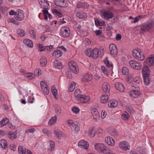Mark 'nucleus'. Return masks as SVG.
Masks as SVG:
<instances>
[{
    "mask_svg": "<svg viewBox=\"0 0 154 154\" xmlns=\"http://www.w3.org/2000/svg\"><path fill=\"white\" fill-rule=\"evenodd\" d=\"M74 95L75 98L78 100L79 97H80L82 94H81L79 89H76L74 91Z\"/></svg>",
    "mask_w": 154,
    "mask_h": 154,
    "instance_id": "nucleus-40",
    "label": "nucleus"
},
{
    "mask_svg": "<svg viewBox=\"0 0 154 154\" xmlns=\"http://www.w3.org/2000/svg\"><path fill=\"white\" fill-rule=\"evenodd\" d=\"M54 108L55 109L57 115H59L61 112V109L60 106L57 104L55 105Z\"/></svg>",
    "mask_w": 154,
    "mask_h": 154,
    "instance_id": "nucleus-47",
    "label": "nucleus"
},
{
    "mask_svg": "<svg viewBox=\"0 0 154 154\" xmlns=\"http://www.w3.org/2000/svg\"><path fill=\"white\" fill-rule=\"evenodd\" d=\"M23 43L28 48H32L33 46V42L31 40L26 38L23 40Z\"/></svg>",
    "mask_w": 154,
    "mask_h": 154,
    "instance_id": "nucleus-24",
    "label": "nucleus"
},
{
    "mask_svg": "<svg viewBox=\"0 0 154 154\" xmlns=\"http://www.w3.org/2000/svg\"><path fill=\"white\" fill-rule=\"evenodd\" d=\"M101 70L102 72L106 76H108L109 73V70H108L106 67L103 66H101Z\"/></svg>",
    "mask_w": 154,
    "mask_h": 154,
    "instance_id": "nucleus-39",
    "label": "nucleus"
},
{
    "mask_svg": "<svg viewBox=\"0 0 154 154\" xmlns=\"http://www.w3.org/2000/svg\"><path fill=\"white\" fill-rule=\"evenodd\" d=\"M118 102L116 100H113L110 101L109 102L108 105L110 108H114L117 105Z\"/></svg>",
    "mask_w": 154,
    "mask_h": 154,
    "instance_id": "nucleus-31",
    "label": "nucleus"
},
{
    "mask_svg": "<svg viewBox=\"0 0 154 154\" xmlns=\"http://www.w3.org/2000/svg\"><path fill=\"white\" fill-rule=\"evenodd\" d=\"M154 26V21H151L142 24L140 27V32L143 34L149 31Z\"/></svg>",
    "mask_w": 154,
    "mask_h": 154,
    "instance_id": "nucleus-1",
    "label": "nucleus"
},
{
    "mask_svg": "<svg viewBox=\"0 0 154 154\" xmlns=\"http://www.w3.org/2000/svg\"><path fill=\"white\" fill-rule=\"evenodd\" d=\"M42 12L44 15V19L46 20L48 19L47 14H48V11L46 9H45L42 10Z\"/></svg>",
    "mask_w": 154,
    "mask_h": 154,
    "instance_id": "nucleus-54",
    "label": "nucleus"
},
{
    "mask_svg": "<svg viewBox=\"0 0 154 154\" xmlns=\"http://www.w3.org/2000/svg\"><path fill=\"white\" fill-rule=\"evenodd\" d=\"M92 79L91 75L88 74H85L83 77L82 81L85 82L90 81Z\"/></svg>",
    "mask_w": 154,
    "mask_h": 154,
    "instance_id": "nucleus-28",
    "label": "nucleus"
},
{
    "mask_svg": "<svg viewBox=\"0 0 154 154\" xmlns=\"http://www.w3.org/2000/svg\"><path fill=\"white\" fill-rule=\"evenodd\" d=\"M133 81L135 83L138 84L140 82V79L139 77H136L134 79Z\"/></svg>",
    "mask_w": 154,
    "mask_h": 154,
    "instance_id": "nucleus-60",
    "label": "nucleus"
},
{
    "mask_svg": "<svg viewBox=\"0 0 154 154\" xmlns=\"http://www.w3.org/2000/svg\"><path fill=\"white\" fill-rule=\"evenodd\" d=\"M104 54V50L103 47H100L99 48H95L92 50L91 57L96 59L99 56H102Z\"/></svg>",
    "mask_w": 154,
    "mask_h": 154,
    "instance_id": "nucleus-3",
    "label": "nucleus"
},
{
    "mask_svg": "<svg viewBox=\"0 0 154 154\" xmlns=\"http://www.w3.org/2000/svg\"><path fill=\"white\" fill-rule=\"evenodd\" d=\"M137 49H134L133 51V57L136 59L139 60L143 61L144 59V56L143 53L140 52Z\"/></svg>",
    "mask_w": 154,
    "mask_h": 154,
    "instance_id": "nucleus-4",
    "label": "nucleus"
},
{
    "mask_svg": "<svg viewBox=\"0 0 154 154\" xmlns=\"http://www.w3.org/2000/svg\"><path fill=\"white\" fill-rule=\"evenodd\" d=\"M94 147L96 150L99 152L105 154H115V153H111V150L106 148L105 146L102 143H96L94 145Z\"/></svg>",
    "mask_w": 154,
    "mask_h": 154,
    "instance_id": "nucleus-2",
    "label": "nucleus"
},
{
    "mask_svg": "<svg viewBox=\"0 0 154 154\" xmlns=\"http://www.w3.org/2000/svg\"><path fill=\"white\" fill-rule=\"evenodd\" d=\"M72 111L73 112L77 114L79 111V109L77 107H74L72 108Z\"/></svg>",
    "mask_w": 154,
    "mask_h": 154,
    "instance_id": "nucleus-59",
    "label": "nucleus"
},
{
    "mask_svg": "<svg viewBox=\"0 0 154 154\" xmlns=\"http://www.w3.org/2000/svg\"><path fill=\"white\" fill-rule=\"evenodd\" d=\"M41 8L47 9L49 8V5L47 0H38Z\"/></svg>",
    "mask_w": 154,
    "mask_h": 154,
    "instance_id": "nucleus-17",
    "label": "nucleus"
},
{
    "mask_svg": "<svg viewBox=\"0 0 154 154\" xmlns=\"http://www.w3.org/2000/svg\"><path fill=\"white\" fill-rule=\"evenodd\" d=\"M47 63V60L45 57H42L40 60V63L41 65L42 66H45Z\"/></svg>",
    "mask_w": 154,
    "mask_h": 154,
    "instance_id": "nucleus-44",
    "label": "nucleus"
},
{
    "mask_svg": "<svg viewBox=\"0 0 154 154\" xmlns=\"http://www.w3.org/2000/svg\"><path fill=\"white\" fill-rule=\"evenodd\" d=\"M115 86L116 89L120 92H124L125 90L123 85L121 83L118 82L115 83Z\"/></svg>",
    "mask_w": 154,
    "mask_h": 154,
    "instance_id": "nucleus-20",
    "label": "nucleus"
},
{
    "mask_svg": "<svg viewBox=\"0 0 154 154\" xmlns=\"http://www.w3.org/2000/svg\"><path fill=\"white\" fill-rule=\"evenodd\" d=\"M130 118V116L128 113L126 112H122L121 115V119L124 121L128 120Z\"/></svg>",
    "mask_w": 154,
    "mask_h": 154,
    "instance_id": "nucleus-32",
    "label": "nucleus"
},
{
    "mask_svg": "<svg viewBox=\"0 0 154 154\" xmlns=\"http://www.w3.org/2000/svg\"><path fill=\"white\" fill-rule=\"evenodd\" d=\"M26 77L29 78V79H32L34 78L33 74L32 73H28L26 75Z\"/></svg>",
    "mask_w": 154,
    "mask_h": 154,
    "instance_id": "nucleus-63",
    "label": "nucleus"
},
{
    "mask_svg": "<svg viewBox=\"0 0 154 154\" xmlns=\"http://www.w3.org/2000/svg\"><path fill=\"white\" fill-rule=\"evenodd\" d=\"M17 34L21 37L25 35V32L23 29H17Z\"/></svg>",
    "mask_w": 154,
    "mask_h": 154,
    "instance_id": "nucleus-48",
    "label": "nucleus"
},
{
    "mask_svg": "<svg viewBox=\"0 0 154 154\" xmlns=\"http://www.w3.org/2000/svg\"><path fill=\"white\" fill-rule=\"evenodd\" d=\"M139 90H134L130 91L129 93L130 96L132 98H136L140 94V93L139 91Z\"/></svg>",
    "mask_w": 154,
    "mask_h": 154,
    "instance_id": "nucleus-18",
    "label": "nucleus"
},
{
    "mask_svg": "<svg viewBox=\"0 0 154 154\" xmlns=\"http://www.w3.org/2000/svg\"><path fill=\"white\" fill-rule=\"evenodd\" d=\"M104 62L105 64L108 67L111 68V69L113 68V65L111 62H109L108 60L107 57H106L104 60Z\"/></svg>",
    "mask_w": 154,
    "mask_h": 154,
    "instance_id": "nucleus-41",
    "label": "nucleus"
},
{
    "mask_svg": "<svg viewBox=\"0 0 154 154\" xmlns=\"http://www.w3.org/2000/svg\"><path fill=\"white\" fill-rule=\"evenodd\" d=\"M61 35L64 38L68 37L70 35V31L69 28L66 26H63L61 27L60 30Z\"/></svg>",
    "mask_w": 154,
    "mask_h": 154,
    "instance_id": "nucleus-5",
    "label": "nucleus"
},
{
    "mask_svg": "<svg viewBox=\"0 0 154 154\" xmlns=\"http://www.w3.org/2000/svg\"><path fill=\"white\" fill-rule=\"evenodd\" d=\"M42 132L45 134L48 135L50 134L51 132L48 129L44 128L42 129Z\"/></svg>",
    "mask_w": 154,
    "mask_h": 154,
    "instance_id": "nucleus-58",
    "label": "nucleus"
},
{
    "mask_svg": "<svg viewBox=\"0 0 154 154\" xmlns=\"http://www.w3.org/2000/svg\"><path fill=\"white\" fill-rule=\"evenodd\" d=\"M109 50L111 54L113 57L116 56L118 54V50L116 45L114 44H110L109 46Z\"/></svg>",
    "mask_w": 154,
    "mask_h": 154,
    "instance_id": "nucleus-9",
    "label": "nucleus"
},
{
    "mask_svg": "<svg viewBox=\"0 0 154 154\" xmlns=\"http://www.w3.org/2000/svg\"><path fill=\"white\" fill-rule=\"evenodd\" d=\"M24 14L22 11L18 10L16 11V14L15 16V19L18 21H22L24 18Z\"/></svg>",
    "mask_w": 154,
    "mask_h": 154,
    "instance_id": "nucleus-8",
    "label": "nucleus"
},
{
    "mask_svg": "<svg viewBox=\"0 0 154 154\" xmlns=\"http://www.w3.org/2000/svg\"><path fill=\"white\" fill-rule=\"evenodd\" d=\"M76 16L80 19L85 18L87 17V14L83 11H78L76 13Z\"/></svg>",
    "mask_w": 154,
    "mask_h": 154,
    "instance_id": "nucleus-27",
    "label": "nucleus"
},
{
    "mask_svg": "<svg viewBox=\"0 0 154 154\" xmlns=\"http://www.w3.org/2000/svg\"><path fill=\"white\" fill-rule=\"evenodd\" d=\"M131 88L132 89V90H139V88L137 86L134 84H132L131 86Z\"/></svg>",
    "mask_w": 154,
    "mask_h": 154,
    "instance_id": "nucleus-61",
    "label": "nucleus"
},
{
    "mask_svg": "<svg viewBox=\"0 0 154 154\" xmlns=\"http://www.w3.org/2000/svg\"><path fill=\"white\" fill-rule=\"evenodd\" d=\"M62 54L61 51L59 50H56L52 53V55L54 57L58 58L61 56Z\"/></svg>",
    "mask_w": 154,
    "mask_h": 154,
    "instance_id": "nucleus-30",
    "label": "nucleus"
},
{
    "mask_svg": "<svg viewBox=\"0 0 154 154\" xmlns=\"http://www.w3.org/2000/svg\"><path fill=\"white\" fill-rule=\"evenodd\" d=\"M88 135L91 137H94L95 135V131L94 130V128L92 127L90 128L88 131Z\"/></svg>",
    "mask_w": 154,
    "mask_h": 154,
    "instance_id": "nucleus-37",
    "label": "nucleus"
},
{
    "mask_svg": "<svg viewBox=\"0 0 154 154\" xmlns=\"http://www.w3.org/2000/svg\"><path fill=\"white\" fill-rule=\"evenodd\" d=\"M114 16L113 14L109 11H105L102 14V17L103 18L108 20L112 19Z\"/></svg>",
    "mask_w": 154,
    "mask_h": 154,
    "instance_id": "nucleus-7",
    "label": "nucleus"
},
{
    "mask_svg": "<svg viewBox=\"0 0 154 154\" xmlns=\"http://www.w3.org/2000/svg\"><path fill=\"white\" fill-rule=\"evenodd\" d=\"M154 63V56L151 55L144 62V65L151 66Z\"/></svg>",
    "mask_w": 154,
    "mask_h": 154,
    "instance_id": "nucleus-14",
    "label": "nucleus"
},
{
    "mask_svg": "<svg viewBox=\"0 0 154 154\" xmlns=\"http://www.w3.org/2000/svg\"><path fill=\"white\" fill-rule=\"evenodd\" d=\"M129 64L132 68L135 69L139 70L141 69V65L140 64L135 60L130 61Z\"/></svg>",
    "mask_w": 154,
    "mask_h": 154,
    "instance_id": "nucleus-13",
    "label": "nucleus"
},
{
    "mask_svg": "<svg viewBox=\"0 0 154 154\" xmlns=\"http://www.w3.org/2000/svg\"><path fill=\"white\" fill-rule=\"evenodd\" d=\"M52 93L53 95L54 96L55 98L56 99H57V89L55 90H53L52 91Z\"/></svg>",
    "mask_w": 154,
    "mask_h": 154,
    "instance_id": "nucleus-62",
    "label": "nucleus"
},
{
    "mask_svg": "<svg viewBox=\"0 0 154 154\" xmlns=\"http://www.w3.org/2000/svg\"><path fill=\"white\" fill-rule=\"evenodd\" d=\"M54 3L58 6L65 7L68 6V4L65 0H54Z\"/></svg>",
    "mask_w": 154,
    "mask_h": 154,
    "instance_id": "nucleus-15",
    "label": "nucleus"
},
{
    "mask_svg": "<svg viewBox=\"0 0 154 154\" xmlns=\"http://www.w3.org/2000/svg\"><path fill=\"white\" fill-rule=\"evenodd\" d=\"M8 137L9 139L13 140L17 138V136L12 132H8Z\"/></svg>",
    "mask_w": 154,
    "mask_h": 154,
    "instance_id": "nucleus-42",
    "label": "nucleus"
},
{
    "mask_svg": "<svg viewBox=\"0 0 154 154\" xmlns=\"http://www.w3.org/2000/svg\"><path fill=\"white\" fill-rule=\"evenodd\" d=\"M129 70L128 68L126 67H123L122 68V73L124 75H127L129 73Z\"/></svg>",
    "mask_w": 154,
    "mask_h": 154,
    "instance_id": "nucleus-51",
    "label": "nucleus"
},
{
    "mask_svg": "<svg viewBox=\"0 0 154 154\" xmlns=\"http://www.w3.org/2000/svg\"><path fill=\"white\" fill-rule=\"evenodd\" d=\"M106 94V95H103L100 98V101L102 103H106L109 99V96L110 94Z\"/></svg>",
    "mask_w": 154,
    "mask_h": 154,
    "instance_id": "nucleus-26",
    "label": "nucleus"
},
{
    "mask_svg": "<svg viewBox=\"0 0 154 154\" xmlns=\"http://www.w3.org/2000/svg\"><path fill=\"white\" fill-rule=\"evenodd\" d=\"M90 100V97L85 94H82L78 100L79 102L83 103L89 102Z\"/></svg>",
    "mask_w": 154,
    "mask_h": 154,
    "instance_id": "nucleus-11",
    "label": "nucleus"
},
{
    "mask_svg": "<svg viewBox=\"0 0 154 154\" xmlns=\"http://www.w3.org/2000/svg\"><path fill=\"white\" fill-rule=\"evenodd\" d=\"M88 6V4L85 3L79 2L76 5L77 8H85Z\"/></svg>",
    "mask_w": 154,
    "mask_h": 154,
    "instance_id": "nucleus-35",
    "label": "nucleus"
},
{
    "mask_svg": "<svg viewBox=\"0 0 154 154\" xmlns=\"http://www.w3.org/2000/svg\"><path fill=\"white\" fill-rule=\"evenodd\" d=\"M53 65L55 68L57 69H60L63 68V65L61 62L57 60H55L53 62Z\"/></svg>",
    "mask_w": 154,
    "mask_h": 154,
    "instance_id": "nucleus-23",
    "label": "nucleus"
},
{
    "mask_svg": "<svg viewBox=\"0 0 154 154\" xmlns=\"http://www.w3.org/2000/svg\"><path fill=\"white\" fill-rule=\"evenodd\" d=\"M67 123L68 125L70 127L74 128L76 125V124L77 122H73V121L71 120H69L67 121Z\"/></svg>",
    "mask_w": 154,
    "mask_h": 154,
    "instance_id": "nucleus-49",
    "label": "nucleus"
},
{
    "mask_svg": "<svg viewBox=\"0 0 154 154\" xmlns=\"http://www.w3.org/2000/svg\"><path fill=\"white\" fill-rule=\"evenodd\" d=\"M126 109L127 111L131 113H133L134 112L133 108L130 106H127Z\"/></svg>",
    "mask_w": 154,
    "mask_h": 154,
    "instance_id": "nucleus-52",
    "label": "nucleus"
},
{
    "mask_svg": "<svg viewBox=\"0 0 154 154\" xmlns=\"http://www.w3.org/2000/svg\"><path fill=\"white\" fill-rule=\"evenodd\" d=\"M57 119V117L56 116L52 117L49 120L48 124L50 125H52L55 123Z\"/></svg>",
    "mask_w": 154,
    "mask_h": 154,
    "instance_id": "nucleus-36",
    "label": "nucleus"
},
{
    "mask_svg": "<svg viewBox=\"0 0 154 154\" xmlns=\"http://www.w3.org/2000/svg\"><path fill=\"white\" fill-rule=\"evenodd\" d=\"M54 133L55 136L57 139H60L62 137V133L59 130L57 129H55Z\"/></svg>",
    "mask_w": 154,
    "mask_h": 154,
    "instance_id": "nucleus-29",
    "label": "nucleus"
},
{
    "mask_svg": "<svg viewBox=\"0 0 154 154\" xmlns=\"http://www.w3.org/2000/svg\"><path fill=\"white\" fill-rule=\"evenodd\" d=\"M106 143L109 145L113 146L115 144V141L111 137H107L105 138Z\"/></svg>",
    "mask_w": 154,
    "mask_h": 154,
    "instance_id": "nucleus-25",
    "label": "nucleus"
},
{
    "mask_svg": "<svg viewBox=\"0 0 154 154\" xmlns=\"http://www.w3.org/2000/svg\"><path fill=\"white\" fill-rule=\"evenodd\" d=\"M68 66L70 69L75 73H77L79 71L78 66L76 63L71 61L68 63Z\"/></svg>",
    "mask_w": 154,
    "mask_h": 154,
    "instance_id": "nucleus-6",
    "label": "nucleus"
},
{
    "mask_svg": "<svg viewBox=\"0 0 154 154\" xmlns=\"http://www.w3.org/2000/svg\"><path fill=\"white\" fill-rule=\"evenodd\" d=\"M102 88L103 92L107 94H110V86L106 82L104 83L102 85Z\"/></svg>",
    "mask_w": 154,
    "mask_h": 154,
    "instance_id": "nucleus-16",
    "label": "nucleus"
},
{
    "mask_svg": "<svg viewBox=\"0 0 154 154\" xmlns=\"http://www.w3.org/2000/svg\"><path fill=\"white\" fill-rule=\"evenodd\" d=\"M41 87L42 91L45 94L48 95L49 93V89L48 88V86L46 82L44 81L40 82Z\"/></svg>",
    "mask_w": 154,
    "mask_h": 154,
    "instance_id": "nucleus-12",
    "label": "nucleus"
},
{
    "mask_svg": "<svg viewBox=\"0 0 154 154\" xmlns=\"http://www.w3.org/2000/svg\"><path fill=\"white\" fill-rule=\"evenodd\" d=\"M29 32L30 36L34 39H35L36 37L35 32L32 29H29Z\"/></svg>",
    "mask_w": 154,
    "mask_h": 154,
    "instance_id": "nucleus-45",
    "label": "nucleus"
},
{
    "mask_svg": "<svg viewBox=\"0 0 154 154\" xmlns=\"http://www.w3.org/2000/svg\"><path fill=\"white\" fill-rule=\"evenodd\" d=\"M34 74L36 76L40 75L41 74V70L40 69H35L34 70Z\"/></svg>",
    "mask_w": 154,
    "mask_h": 154,
    "instance_id": "nucleus-55",
    "label": "nucleus"
},
{
    "mask_svg": "<svg viewBox=\"0 0 154 154\" xmlns=\"http://www.w3.org/2000/svg\"><path fill=\"white\" fill-rule=\"evenodd\" d=\"M78 145L81 148L85 149H87L89 146L88 143L84 140L80 141L78 143Z\"/></svg>",
    "mask_w": 154,
    "mask_h": 154,
    "instance_id": "nucleus-19",
    "label": "nucleus"
},
{
    "mask_svg": "<svg viewBox=\"0 0 154 154\" xmlns=\"http://www.w3.org/2000/svg\"><path fill=\"white\" fill-rule=\"evenodd\" d=\"M85 53L87 56L91 57L92 51L90 49H88L86 50L85 51Z\"/></svg>",
    "mask_w": 154,
    "mask_h": 154,
    "instance_id": "nucleus-57",
    "label": "nucleus"
},
{
    "mask_svg": "<svg viewBox=\"0 0 154 154\" xmlns=\"http://www.w3.org/2000/svg\"><path fill=\"white\" fill-rule=\"evenodd\" d=\"M144 82L145 85H148L149 83L150 80L149 77H143Z\"/></svg>",
    "mask_w": 154,
    "mask_h": 154,
    "instance_id": "nucleus-53",
    "label": "nucleus"
},
{
    "mask_svg": "<svg viewBox=\"0 0 154 154\" xmlns=\"http://www.w3.org/2000/svg\"><path fill=\"white\" fill-rule=\"evenodd\" d=\"M10 148L11 149L15 151L16 148V146L14 144H11L10 145Z\"/></svg>",
    "mask_w": 154,
    "mask_h": 154,
    "instance_id": "nucleus-64",
    "label": "nucleus"
},
{
    "mask_svg": "<svg viewBox=\"0 0 154 154\" xmlns=\"http://www.w3.org/2000/svg\"><path fill=\"white\" fill-rule=\"evenodd\" d=\"M0 146L3 149H5L7 147V142L5 139H2L0 140Z\"/></svg>",
    "mask_w": 154,
    "mask_h": 154,
    "instance_id": "nucleus-33",
    "label": "nucleus"
},
{
    "mask_svg": "<svg viewBox=\"0 0 154 154\" xmlns=\"http://www.w3.org/2000/svg\"><path fill=\"white\" fill-rule=\"evenodd\" d=\"M75 83L74 82H72L71 83L69 87L68 90L69 92L72 91L75 88Z\"/></svg>",
    "mask_w": 154,
    "mask_h": 154,
    "instance_id": "nucleus-50",
    "label": "nucleus"
},
{
    "mask_svg": "<svg viewBox=\"0 0 154 154\" xmlns=\"http://www.w3.org/2000/svg\"><path fill=\"white\" fill-rule=\"evenodd\" d=\"M95 23L96 26H103L105 25V22L103 21H100L98 19H96L95 20Z\"/></svg>",
    "mask_w": 154,
    "mask_h": 154,
    "instance_id": "nucleus-43",
    "label": "nucleus"
},
{
    "mask_svg": "<svg viewBox=\"0 0 154 154\" xmlns=\"http://www.w3.org/2000/svg\"><path fill=\"white\" fill-rule=\"evenodd\" d=\"M18 151L19 154H25L26 149L22 146H20L18 148Z\"/></svg>",
    "mask_w": 154,
    "mask_h": 154,
    "instance_id": "nucleus-46",
    "label": "nucleus"
},
{
    "mask_svg": "<svg viewBox=\"0 0 154 154\" xmlns=\"http://www.w3.org/2000/svg\"><path fill=\"white\" fill-rule=\"evenodd\" d=\"M9 122L8 119L6 118H4L0 122V128L4 126L7 124Z\"/></svg>",
    "mask_w": 154,
    "mask_h": 154,
    "instance_id": "nucleus-38",
    "label": "nucleus"
},
{
    "mask_svg": "<svg viewBox=\"0 0 154 154\" xmlns=\"http://www.w3.org/2000/svg\"><path fill=\"white\" fill-rule=\"evenodd\" d=\"M91 113L94 118L97 121L99 118V115L97 109L95 108L92 109L91 110Z\"/></svg>",
    "mask_w": 154,
    "mask_h": 154,
    "instance_id": "nucleus-21",
    "label": "nucleus"
},
{
    "mask_svg": "<svg viewBox=\"0 0 154 154\" xmlns=\"http://www.w3.org/2000/svg\"><path fill=\"white\" fill-rule=\"evenodd\" d=\"M119 147L121 149L126 151L130 149V146L127 142L123 141L119 143Z\"/></svg>",
    "mask_w": 154,
    "mask_h": 154,
    "instance_id": "nucleus-10",
    "label": "nucleus"
},
{
    "mask_svg": "<svg viewBox=\"0 0 154 154\" xmlns=\"http://www.w3.org/2000/svg\"><path fill=\"white\" fill-rule=\"evenodd\" d=\"M143 17L141 16H139L134 18V23H136L140 19L143 18Z\"/></svg>",
    "mask_w": 154,
    "mask_h": 154,
    "instance_id": "nucleus-56",
    "label": "nucleus"
},
{
    "mask_svg": "<svg viewBox=\"0 0 154 154\" xmlns=\"http://www.w3.org/2000/svg\"><path fill=\"white\" fill-rule=\"evenodd\" d=\"M147 66H144L143 68L142 73L143 75V77H149V68Z\"/></svg>",
    "mask_w": 154,
    "mask_h": 154,
    "instance_id": "nucleus-22",
    "label": "nucleus"
},
{
    "mask_svg": "<svg viewBox=\"0 0 154 154\" xmlns=\"http://www.w3.org/2000/svg\"><path fill=\"white\" fill-rule=\"evenodd\" d=\"M48 143L49 144L48 150L51 151H53L55 147V143L52 140H49L48 141Z\"/></svg>",
    "mask_w": 154,
    "mask_h": 154,
    "instance_id": "nucleus-34",
    "label": "nucleus"
}]
</instances>
